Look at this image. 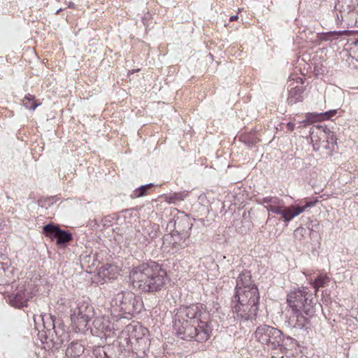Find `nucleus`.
I'll use <instances>...</instances> for the list:
<instances>
[{
	"mask_svg": "<svg viewBox=\"0 0 358 358\" xmlns=\"http://www.w3.org/2000/svg\"><path fill=\"white\" fill-rule=\"evenodd\" d=\"M150 345V343H149V341H148V342L147 343V344H146L145 345Z\"/></svg>",
	"mask_w": 358,
	"mask_h": 358,
	"instance_id": "42",
	"label": "nucleus"
},
{
	"mask_svg": "<svg viewBox=\"0 0 358 358\" xmlns=\"http://www.w3.org/2000/svg\"><path fill=\"white\" fill-rule=\"evenodd\" d=\"M231 309L234 319L252 321L256 319L259 306V292L252 280L251 272L243 269L236 280Z\"/></svg>",
	"mask_w": 358,
	"mask_h": 358,
	"instance_id": "2",
	"label": "nucleus"
},
{
	"mask_svg": "<svg viewBox=\"0 0 358 358\" xmlns=\"http://www.w3.org/2000/svg\"><path fill=\"white\" fill-rule=\"evenodd\" d=\"M293 83L289 85V96L287 97V103L289 105H294L297 102L303 101V94L304 89L302 86H292Z\"/></svg>",
	"mask_w": 358,
	"mask_h": 358,
	"instance_id": "17",
	"label": "nucleus"
},
{
	"mask_svg": "<svg viewBox=\"0 0 358 358\" xmlns=\"http://www.w3.org/2000/svg\"><path fill=\"white\" fill-rule=\"evenodd\" d=\"M255 337L263 345L271 346L273 349L283 345L284 336L280 330L267 324L257 327Z\"/></svg>",
	"mask_w": 358,
	"mask_h": 358,
	"instance_id": "8",
	"label": "nucleus"
},
{
	"mask_svg": "<svg viewBox=\"0 0 358 358\" xmlns=\"http://www.w3.org/2000/svg\"><path fill=\"white\" fill-rule=\"evenodd\" d=\"M159 231V226L157 224L151 223L150 221L143 220L140 228L137 230L136 236L138 237L140 235L143 237V243L148 245L150 240L156 238Z\"/></svg>",
	"mask_w": 358,
	"mask_h": 358,
	"instance_id": "12",
	"label": "nucleus"
},
{
	"mask_svg": "<svg viewBox=\"0 0 358 358\" xmlns=\"http://www.w3.org/2000/svg\"><path fill=\"white\" fill-rule=\"evenodd\" d=\"M294 127H295L294 124L293 123H292V122H288V123L287 124V128L289 131H294Z\"/></svg>",
	"mask_w": 358,
	"mask_h": 358,
	"instance_id": "35",
	"label": "nucleus"
},
{
	"mask_svg": "<svg viewBox=\"0 0 358 358\" xmlns=\"http://www.w3.org/2000/svg\"><path fill=\"white\" fill-rule=\"evenodd\" d=\"M317 121H318V119H317V115L316 114V113H308L306 114V118L303 120L299 122V127H307L308 125L310 124L311 123H313V122H315Z\"/></svg>",
	"mask_w": 358,
	"mask_h": 358,
	"instance_id": "30",
	"label": "nucleus"
},
{
	"mask_svg": "<svg viewBox=\"0 0 358 358\" xmlns=\"http://www.w3.org/2000/svg\"><path fill=\"white\" fill-rule=\"evenodd\" d=\"M195 219H192L188 215L182 213L181 215L175 216L171 219L166 227L167 232H173L179 234L190 236L193 222Z\"/></svg>",
	"mask_w": 358,
	"mask_h": 358,
	"instance_id": "10",
	"label": "nucleus"
},
{
	"mask_svg": "<svg viewBox=\"0 0 358 358\" xmlns=\"http://www.w3.org/2000/svg\"><path fill=\"white\" fill-rule=\"evenodd\" d=\"M61 10H62L61 8L58 9V10L56 11L55 14H59V13L61 11Z\"/></svg>",
	"mask_w": 358,
	"mask_h": 358,
	"instance_id": "40",
	"label": "nucleus"
},
{
	"mask_svg": "<svg viewBox=\"0 0 358 358\" xmlns=\"http://www.w3.org/2000/svg\"><path fill=\"white\" fill-rule=\"evenodd\" d=\"M238 18V15H232V16H231L229 17V21L230 22H234V21L236 20Z\"/></svg>",
	"mask_w": 358,
	"mask_h": 358,
	"instance_id": "36",
	"label": "nucleus"
},
{
	"mask_svg": "<svg viewBox=\"0 0 358 358\" xmlns=\"http://www.w3.org/2000/svg\"><path fill=\"white\" fill-rule=\"evenodd\" d=\"M94 315V310L90 299L87 297L79 298L76 301V307L71 314V324L76 331H85Z\"/></svg>",
	"mask_w": 358,
	"mask_h": 358,
	"instance_id": "7",
	"label": "nucleus"
},
{
	"mask_svg": "<svg viewBox=\"0 0 358 358\" xmlns=\"http://www.w3.org/2000/svg\"><path fill=\"white\" fill-rule=\"evenodd\" d=\"M170 234V243L173 252H177L188 246L189 236H185L176 233L169 232Z\"/></svg>",
	"mask_w": 358,
	"mask_h": 358,
	"instance_id": "16",
	"label": "nucleus"
},
{
	"mask_svg": "<svg viewBox=\"0 0 358 358\" xmlns=\"http://www.w3.org/2000/svg\"><path fill=\"white\" fill-rule=\"evenodd\" d=\"M314 71H316V68L315 67ZM317 71H318L317 70ZM318 73H319L318 72L316 73V74H318Z\"/></svg>",
	"mask_w": 358,
	"mask_h": 358,
	"instance_id": "41",
	"label": "nucleus"
},
{
	"mask_svg": "<svg viewBox=\"0 0 358 358\" xmlns=\"http://www.w3.org/2000/svg\"><path fill=\"white\" fill-rule=\"evenodd\" d=\"M41 103L35 99V96L27 94L23 100L24 106L29 110H34Z\"/></svg>",
	"mask_w": 358,
	"mask_h": 358,
	"instance_id": "27",
	"label": "nucleus"
},
{
	"mask_svg": "<svg viewBox=\"0 0 358 358\" xmlns=\"http://www.w3.org/2000/svg\"><path fill=\"white\" fill-rule=\"evenodd\" d=\"M239 140L248 147H252L259 141L256 130H251L250 132L241 134Z\"/></svg>",
	"mask_w": 358,
	"mask_h": 358,
	"instance_id": "20",
	"label": "nucleus"
},
{
	"mask_svg": "<svg viewBox=\"0 0 358 358\" xmlns=\"http://www.w3.org/2000/svg\"><path fill=\"white\" fill-rule=\"evenodd\" d=\"M172 327L176 336L186 341L204 343L213 333L210 313L201 303L181 305L174 309Z\"/></svg>",
	"mask_w": 358,
	"mask_h": 358,
	"instance_id": "1",
	"label": "nucleus"
},
{
	"mask_svg": "<svg viewBox=\"0 0 358 358\" xmlns=\"http://www.w3.org/2000/svg\"><path fill=\"white\" fill-rule=\"evenodd\" d=\"M59 197L58 196H51L45 198H41L38 200V204L40 207L48 209L55 203Z\"/></svg>",
	"mask_w": 358,
	"mask_h": 358,
	"instance_id": "28",
	"label": "nucleus"
},
{
	"mask_svg": "<svg viewBox=\"0 0 358 358\" xmlns=\"http://www.w3.org/2000/svg\"><path fill=\"white\" fill-rule=\"evenodd\" d=\"M323 131L326 134L328 148L334 150V146L336 145L337 144V138H336V136L334 135L333 131H331L327 127H325L323 129Z\"/></svg>",
	"mask_w": 358,
	"mask_h": 358,
	"instance_id": "29",
	"label": "nucleus"
},
{
	"mask_svg": "<svg viewBox=\"0 0 358 358\" xmlns=\"http://www.w3.org/2000/svg\"><path fill=\"white\" fill-rule=\"evenodd\" d=\"M106 331H110V328L109 327H108V326H107V327H106Z\"/></svg>",
	"mask_w": 358,
	"mask_h": 358,
	"instance_id": "39",
	"label": "nucleus"
},
{
	"mask_svg": "<svg viewBox=\"0 0 358 358\" xmlns=\"http://www.w3.org/2000/svg\"><path fill=\"white\" fill-rule=\"evenodd\" d=\"M127 330L130 339L134 338L137 343H144V345L148 342V338L146 337L148 331L146 328L142 326L127 325Z\"/></svg>",
	"mask_w": 358,
	"mask_h": 358,
	"instance_id": "15",
	"label": "nucleus"
},
{
	"mask_svg": "<svg viewBox=\"0 0 358 358\" xmlns=\"http://www.w3.org/2000/svg\"><path fill=\"white\" fill-rule=\"evenodd\" d=\"M189 195V192L184 190L178 192H171L164 195V201L170 204H176L183 201Z\"/></svg>",
	"mask_w": 358,
	"mask_h": 358,
	"instance_id": "21",
	"label": "nucleus"
},
{
	"mask_svg": "<svg viewBox=\"0 0 358 358\" xmlns=\"http://www.w3.org/2000/svg\"><path fill=\"white\" fill-rule=\"evenodd\" d=\"M31 294L25 289H19L8 295V304L15 308L22 309L28 306V301L31 299Z\"/></svg>",
	"mask_w": 358,
	"mask_h": 358,
	"instance_id": "13",
	"label": "nucleus"
},
{
	"mask_svg": "<svg viewBox=\"0 0 358 358\" xmlns=\"http://www.w3.org/2000/svg\"><path fill=\"white\" fill-rule=\"evenodd\" d=\"M313 295L307 287H301L287 295V303L292 311L303 310L306 316L312 317L315 314L314 306L316 304Z\"/></svg>",
	"mask_w": 358,
	"mask_h": 358,
	"instance_id": "6",
	"label": "nucleus"
},
{
	"mask_svg": "<svg viewBox=\"0 0 358 358\" xmlns=\"http://www.w3.org/2000/svg\"><path fill=\"white\" fill-rule=\"evenodd\" d=\"M128 269L129 283L142 292L156 293L166 285L167 271L162 264L154 260H137Z\"/></svg>",
	"mask_w": 358,
	"mask_h": 358,
	"instance_id": "3",
	"label": "nucleus"
},
{
	"mask_svg": "<svg viewBox=\"0 0 358 358\" xmlns=\"http://www.w3.org/2000/svg\"><path fill=\"white\" fill-rule=\"evenodd\" d=\"M138 71H139L138 69H133V70H131V71L129 72V74H133V73H134L136 72H138Z\"/></svg>",
	"mask_w": 358,
	"mask_h": 358,
	"instance_id": "37",
	"label": "nucleus"
},
{
	"mask_svg": "<svg viewBox=\"0 0 358 358\" xmlns=\"http://www.w3.org/2000/svg\"><path fill=\"white\" fill-rule=\"evenodd\" d=\"M114 269V266L111 264H105L103 265H102L100 268V271H103V275L104 277H106L108 274L110 273V270L111 271H113ZM99 273H101V271H99Z\"/></svg>",
	"mask_w": 358,
	"mask_h": 358,
	"instance_id": "32",
	"label": "nucleus"
},
{
	"mask_svg": "<svg viewBox=\"0 0 358 358\" xmlns=\"http://www.w3.org/2000/svg\"><path fill=\"white\" fill-rule=\"evenodd\" d=\"M351 45H354L355 50V52L357 53L358 51V38H352L348 40V41Z\"/></svg>",
	"mask_w": 358,
	"mask_h": 358,
	"instance_id": "33",
	"label": "nucleus"
},
{
	"mask_svg": "<svg viewBox=\"0 0 358 358\" xmlns=\"http://www.w3.org/2000/svg\"><path fill=\"white\" fill-rule=\"evenodd\" d=\"M155 185L153 183H148L145 185H142L137 188H136L131 193V197L132 199H136L139 197H142L147 194L148 190Z\"/></svg>",
	"mask_w": 358,
	"mask_h": 358,
	"instance_id": "26",
	"label": "nucleus"
},
{
	"mask_svg": "<svg viewBox=\"0 0 358 358\" xmlns=\"http://www.w3.org/2000/svg\"><path fill=\"white\" fill-rule=\"evenodd\" d=\"M338 113V109L329 110L324 113H316L317 119L319 120H331L332 117L336 115Z\"/></svg>",
	"mask_w": 358,
	"mask_h": 358,
	"instance_id": "31",
	"label": "nucleus"
},
{
	"mask_svg": "<svg viewBox=\"0 0 358 358\" xmlns=\"http://www.w3.org/2000/svg\"><path fill=\"white\" fill-rule=\"evenodd\" d=\"M44 328L47 329L52 347L59 349L69 343L70 338L68 327L64 324L62 319L58 316L49 315L43 317Z\"/></svg>",
	"mask_w": 358,
	"mask_h": 358,
	"instance_id": "5",
	"label": "nucleus"
},
{
	"mask_svg": "<svg viewBox=\"0 0 358 358\" xmlns=\"http://www.w3.org/2000/svg\"><path fill=\"white\" fill-rule=\"evenodd\" d=\"M84 352L83 345L78 341H73L66 350L65 355L67 358H78Z\"/></svg>",
	"mask_w": 358,
	"mask_h": 358,
	"instance_id": "18",
	"label": "nucleus"
},
{
	"mask_svg": "<svg viewBox=\"0 0 358 358\" xmlns=\"http://www.w3.org/2000/svg\"><path fill=\"white\" fill-rule=\"evenodd\" d=\"M296 342V341L289 336H284L283 343H285V345L295 343Z\"/></svg>",
	"mask_w": 358,
	"mask_h": 358,
	"instance_id": "34",
	"label": "nucleus"
},
{
	"mask_svg": "<svg viewBox=\"0 0 358 358\" xmlns=\"http://www.w3.org/2000/svg\"><path fill=\"white\" fill-rule=\"evenodd\" d=\"M329 281L330 278L326 274L323 273L319 274L313 281H310V282L315 289V294H317L320 287H325Z\"/></svg>",
	"mask_w": 358,
	"mask_h": 358,
	"instance_id": "23",
	"label": "nucleus"
},
{
	"mask_svg": "<svg viewBox=\"0 0 358 358\" xmlns=\"http://www.w3.org/2000/svg\"><path fill=\"white\" fill-rule=\"evenodd\" d=\"M256 202L259 205H265V208L268 213H273L277 214L275 209L282 210L284 207V201L282 199L278 196H265L262 198H257ZM271 219L270 213H268V220Z\"/></svg>",
	"mask_w": 358,
	"mask_h": 358,
	"instance_id": "14",
	"label": "nucleus"
},
{
	"mask_svg": "<svg viewBox=\"0 0 358 358\" xmlns=\"http://www.w3.org/2000/svg\"><path fill=\"white\" fill-rule=\"evenodd\" d=\"M357 57H358V50H357Z\"/></svg>",
	"mask_w": 358,
	"mask_h": 358,
	"instance_id": "43",
	"label": "nucleus"
},
{
	"mask_svg": "<svg viewBox=\"0 0 358 358\" xmlns=\"http://www.w3.org/2000/svg\"><path fill=\"white\" fill-rule=\"evenodd\" d=\"M353 31L351 30H340V31H332L326 33H323L320 38L322 41H332L334 38H338L343 36H350L352 34Z\"/></svg>",
	"mask_w": 358,
	"mask_h": 358,
	"instance_id": "22",
	"label": "nucleus"
},
{
	"mask_svg": "<svg viewBox=\"0 0 358 358\" xmlns=\"http://www.w3.org/2000/svg\"><path fill=\"white\" fill-rule=\"evenodd\" d=\"M143 302L140 296L132 292L122 291L117 294L113 300L112 314L117 319H131L141 312Z\"/></svg>",
	"mask_w": 358,
	"mask_h": 358,
	"instance_id": "4",
	"label": "nucleus"
},
{
	"mask_svg": "<svg viewBox=\"0 0 358 358\" xmlns=\"http://www.w3.org/2000/svg\"><path fill=\"white\" fill-rule=\"evenodd\" d=\"M318 201L319 200L317 198L310 200L306 198L303 201H301L299 204L285 206V204L284 203V207L282 208V210L275 209V212L277 213V215H280L281 216V220L284 222L289 223L294 217L304 212L307 208L315 206Z\"/></svg>",
	"mask_w": 358,
	"mask_h": 358,
	"instance_id": "9",
	"label": "nucleus"
},
{
	"mask_svg": "<svg viewBox=\"0 0 358 358\" xmlns=\"http://www.w3.org/2000/svg\"><path fill=\"white\" fill-rule=\"evenodd\" d=\"M72 240L73 235L70 231L60 229L56 238V243L59 246L65 247Z\"/></svg>",
	"mask_w": 358,
	"mask_h": 358,
	"instance_id": "25",
	"label": "nucleus"
},
{
	"mask_svg": "<svg viewBox=\"0 0 358 358\" xmlns=\"http://www.w3.org/2000/svg\"><path fill=\"white\" fill-rule=\"evenodd\" d=\"M303 310H294L292 311L293 315L292 322L295 320L294 324H293V327L297 328L299 329H303L306 328V325L309 323V318L308 317L304 316L302 314Z\"/></svg>",
	"mask_w": 358,
	"mask_h": 358,
	"instance_id": "19",
	"label": "nucleus"
},
{
	"mask_svg": "<svg viewBox=\"0 0 358 358\" xmlns=\"http://www.w3.org/2000/svg\"><path fill=\"white\" fill-rule=\"evenodd\" d=\"M59 231H60V227L59 225L54 224L53 223H49L43 227L42 232L46 237L50 239H56Z\"/></svg>",
	"mask_w": 358,
	"mask_h": 358,
	"instance_id": "24",
	"label": "nucleus"
},
{
	"mask_svg": "<svg viewBox=\"0 0 358 358\" xmlns=\"http://www.w3.org/2000/svg\"><path fill=\"white\" fill-rule=\"evenodd\" d=\"M69 7L71 8H75V4L73 2H70L69 3Z\"/></svg>",
	"mask_w": 358,
	"mask_h": 358,
	"instance_id": "38",
	"label": "nucleus"
},
{
	"mask_svg": "<svg viewBox=\"0 0 358 358\" xmlns=\"http://www.w3.org/2000/svg\"><path fill=\"white\" fill-rule=\"evenodd\" d=\"M357 6L358 0H336L334 13L337 21L342 22L349 16H354Z\"/></svg>",
	"mask_w": 358,
	"mask_h": 358,
	"instance_id": "11",
	"label": "nucleus"
}]
</instances>
